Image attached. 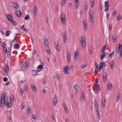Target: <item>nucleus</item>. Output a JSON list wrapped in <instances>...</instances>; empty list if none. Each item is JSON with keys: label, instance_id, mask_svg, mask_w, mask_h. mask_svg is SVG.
<instances>
[{"label": "nucleus", "instance_id": "obj_1", "mask_svg": "<svg viewBox=\"0 0 122 122\" xmlns=\"http://www.w3.org/2000/svg\"><path fill=\"white\" fill-rule=\"evenodd\" d=\"M79 41L81 44V46L84 48L86 45V38L84 36H80L79 38Z\"/></svg>", "mask_w": 122, "mask_h": 122}, {"label": "nucleus", "instance_id": "obj_2", "mask_svg": "<svg viewBox=\"0 0 122 122\" xmlns=\"http://www.w3.org/2000/svg\"><path fill=\"white\" fill-rule=\"evenodd\" d=\"M60 17L61 23L63 25H65L66 22V17L65 15L63 12L61 13Z\"/></svg>", "mask_w": 122, "mask_h": 122}, {"label": "nucleus", "instance_id": "obj_3", "mask_svg": "<svg viewBox=\"0 0 122 122\" xmlns=\"http://www.w3.org/2000/svg\"><path fill=\"white\" fill-rule=\"evenodd\" d=\"M89 17L90 20V22L92 23H93L94 21L93 16V13L92 9H90L88 12Z\"/></svg>", "mask_w": 122, "mask_h": 122}, {"label": "nucleus", "instance_id": "obj_4", "mask_svg": "<svg viewBox=\"0 0 122 122\" xmlns=\"http://www.w3.org/2000/svg\"><path fill=\"white\" fill-rule=\"evenodd\" d=\"M5 102V96L4 92L2 93L0 99V104H4Z\"/></svg>", "mask_w": 122, "mask_h": 122}, {"label": "nucleus", "instance_id": "obj_5", "mask_svg": "<svg viewBox=\"0 0 122 122\" xmlns=\"http://www.w3.org/2000/svg\"><path fill=\"white\" fill-rule=\"evenodd\" d=\"M120 51V56L122 58V45L119 44V45L118 47H117V52L118 53L119 51Z\"/></svg>", "mask_w": 122, "mask_h": 122}, {"label": "nucleus", "instance_id": "obj_6", "mask_svg": "<svg viewBox=\"0 0 122 122\" xmlns=\"http://www.w3.org/2000/svg\"><path fill=\"white\" fill-rule=\"evenodd\" d=\"M57 97L56 95H55L52 98V102L54 106H55L57 103L58 102Z\"/></svg>", "mask_w": 122, "mask_h": 122}, {"label": "nucleus", "instance_id": "obj_7", "mask_svg": "<svg viewBox=\"0 0 122 122\" xmlns=\"http://www.w3.org/2000/svg\"><path fill=\"white\" fill-rule=\"evenodd\" d=\"M63 37V41L64 43H65L67 41V34L65 32H63L62 34Z\"/></svg>", "mask_w": 122, "mask_h": 122}, {"label": "nucleus", "instance_id": "obj_8", "mask_svg": "<svg viewBox=\"0 0 122 122\" xmlns=\"http://www.w3.org/2000/svg\"><path fill=\"white\" fill-rule=\"evenodd\" d=\"M69 69V66H66L63 69V72L65 74H69L68 70Z\"/></svg>", "mask_w": 122, "mask_h": 122}, {"label": "nucleus", "instance_id": "obj_9", "mask_svg": "<svg viewBox=\"0 0 122 122\" xmlns=\"http://www.w3.org/2000/svg\"><path fill=\"white\" fill-rule=\"evenodd\" d=\"M66 57L68 63H69L70 59V53L69 51L67 52L66 54Z\"/></svg>", "mask_w": 122, "mask_h": 122}, {"label": "nucleus", "instance_id": "obj_10", "mask_svg": "<svg viewBox=\"0 0 122 122\" xmlns=\"http://www.w3.org/2000/svg\"><path fill=\"white\" fill-rule=\"evenodd\" d=\"M106 99L105 97H103V98L102 99L101 102V107L102 108L104 107L105 105V102Z\"/></svg>", "mask_w": 122, "mask_h": 122}, {"label": "nucleus", "instance_id": "obj_11", "mask_svg": "<svg viewBox=\"0 0 122 122\" xmlns=\"http://www.w3.org/2000/svg\"><path fill=\"white\" fill-rule=\"evenodd\" d=\"M83 23V25L84 29L85 30H86L87 27V22L86 20H84Z\"/></svg>", "mask_w": 122, "mask_h": 122}, {"label": "nucleus", "instance_id": "obj_12", "mask_svg": "<svg viewBox=\"0 0 122 122\" xmlns=\"http://www.w3.org/2000/svg\"><path fill=\"white\" fill-rule=\"evenodd\" d=\"M15 14L18 17L21 16L22 15L21 12L19 10H17L15 12Z\"/></svg>", "mask_w": 122, "mask_h": 122}, {"label": "nucleus", "instance_id": "obj_13", "mask_svg": "<svg viewBox=\"0 0 122 122\" xmlns=\"http://www.w3.org/2000/svg\"><path fill=\"white\" fill-rule=\"evenodd\" d=\"M109 63L110 65L111 69H112L114 67V63L112 60H110L109 62Z\"/></svg>", "mask_w": 122, "mask_h": 122}, {"label": "nucleus", "instance_id": "obj_14", "mask_svg": "<svg viewBox=\"0 0 122 122\" xmlns=\"http://www.w3.org/2000/svg\"><path fill=\"white\" fill-rule=\"evenodd\" d=\"M5 67V68L4 69V71L7 74H8L9 72L8 70L9 69V66H8L7 64H6Z\"/></svg>", "mask_w": 122, "mask_h": 122}, {"label": "nucleus", "instance_id": "obj_15", "mask_svg": "<svg viewBox=\"0 0 122 122\" xmlns=\"http://www.w3.org/2000/svg\"><path fill=\"white\" fill-rule=\"evenodd\" d=\"M103 79L104 81H107V74L106 73H104L103 75Z\"/></svg>", "mask_w": 122, "mask_h": 122}, {"label": "nucleus", "instance_id": "obj_16", "mask_svg": "<svg viewBox=\"0 0 122 122\" xmlns=\"http://www.w3.org/2000/svg\"><path fill=\"white\" fill-rule=\"evenodd\" d=\"M44 41L45 45L46 46H48L49 42L46 37L44 38Z\"/></svg>", "mask_w": 122, "mask_h": 122}, {"label": "nucleus", "instance_id": "obj_17", "mask_svg": "<svg viewBox=\"0 0 122 122\" xmlns=\"http://www.w3.org/2000/svg\"><path fill=\"white\" fill-rule=\"evenodd\" d=\"M13 4V6L14 8L15 9H17L18 7V5L17 3L16 2H14L12 3Z\"/></svg>", "mask_w": 122, "mask_h": 122}, {"label": "nucleus", "instance_id": "obj_18", "mask_svg": "<svg viewBox=\"0 0 122 122\" xmlns=\"http://www.w3.org/2000/svg\"><path fill=\"white\" fill-rule=\"evenodd\" d=\"M78 55H79V54L78 51H75V55L74 58V60L76 61L77 60V58L76 57Z\"/></svg>", "mask_w": 122, "mask_h": 122}, {"label": "nucleus", "instance_id": "obj_19", "mask_svg": "<svg viewBox=\"0 0 122 122\" xmlns=\"http://www.w3.org/2000/svg\"><path fill=\"white\" fill-rule=\"evenodd\" d=\"M29 65L30 64L28 61H25L23 64V66H25V67L27 68V66H29Z\"/></svg>", "mask_w": 122, "mask_h": 122}, {"label": "nucleus", "instance_id": "obj_20", "mask_svg": "<svg viewBox=\"0 0 122 122\" xmlns=\"http://www.w3.org/2000/svg\"><path fill=\"white\" fill-rule=\"evenodd\" d=\"M81 101L83 103L85 102L86 101V98L85 96H81Z\"/></svg>", "mask_w": 122, "mask_h": 122}, {"label": "nucleus", "instance_id": "obj_21", "mask_svg": "<svg viewBox=\"0 0 122 122\" xmlns=\"http://www.w3.org/2000/svg\"><path fill=\"white\" fill-rule=\"evenodd\" d=\"M7 17L8 19L10 20V21L12 20V17L10 14H7Z\"/></svg>", "mask_w": 122, "mask_h": 122}, {"label": "nucleus", "instance_id": "obj_22", "mask_svg": "<svg viewBox=\"0 0 122 122\" xmlns=\"http://www.w3.org/2000/svg\"><path fill=\"white\" fill-rule=\"evenodd\" d=\"M31 89L34 92H35L36 90V88L35 86L33 84H32L31 86Z\"/></svg>", "mask_w": 122, "mask_h": 122}, {"label": "nucleus", "instance_id": "obj_23", "mask_svg": "<svg viewBox=\"0 0 122 122\" xmlns=\"http://www.w3.org/2000/svg\"><path fill=\"white\" fill-rule=\"evenodd\" d=\"M102 53V54L101 55H100V59L101 60H102L103 58L105 56L106 54L104 52H101Z\"/></svg>", "mask_w": 122, "mask_h": 122}, {"label": "nucleus", "instance_id": "obj_24", "mask_svg": "<svg viewBox=\"0 0 122 122\" xmlns=\"http://www.w3.org/2000/svg\"><path fill=\"white\" fill-rule=\"evenodd\" d=\"M116 37L117 36L115 34L114 35L112 36L113 41L114 43H115L116 42Z\"/></svg>", "mask_w": 122, "mask_h": 122}, {"label": "nucleus", "instance_id": "obj_25", "mask_svg": "<svg viewBox=\"0 0 122 122\" xmlns=\"http://www.w3.org/2000/svg\"><path fill=\"white\" fill-rule=\"evenodd\" d=\"M56 48V50L58 51H59L60 48L59 45V44L57 43L56 46H55Z\"/></svg>", "mask_w": 122, "mask_h": 122}, {"label": "nucleus", "instance_id": "obj_26", "mask_svg": "<svg viewBox=\"0 0 122 122\" xmlns=\"http://www.w3.org/2000/svg\"><path fill=\"white\" fill-rule=\"evenodd\" d=\"M40 71V70L39 69H38L37 70H34L32 72V73L33 75H35L38 72Z\"/></svg>", "mask_w": 122, "mask_h": 122}, {"label": "nucleus", "instance_id": "obj_27", "mask_svg": "<svg viewBox=\"0 0 122 122\" xmlns=\"http://www.w3.org/2000/svg\"><path fill=\"white\" fill-rule=\"evenodd\" d=\"M105 6H104L105 8H109V4L107 1H105Z\"/></svg>", "mask_w": 122, "mask_h": 122}, {"label": "nucleus", "instance_id": "obj_28", "mask_svg": "<svg viewBox=\"0 0 122 122\" xmlns=\"http://www.w3.org/2000/svg\"><path fill=\"white\" fill-rule=\"evenodd\" d=\"M112 88V83L109 82L108 84V90L111 89Z\"/></svg>", "mask_w": 122, "mask_h": 122}, {"label": "nucleus", "instance_id": "obj_29", "mask_svg": "<svg viewBox=\"0 0 122 122\" xmlns=\"http://www.w3.org/2000/svg\"><path fill=\"white\" fill-rule=\"evenodd\" d=\"M14 48L15 49H18L20 47L19 44H16L14 45Z\"/></svg>", "mask_w": 122, "mask_h": 122}, {"label": "nucleus", "instance_id": "obj_30", "mask_svg": "<svg viewBox=\"0 0 122 122\" xmlns=\"http://www.w3.org/2000/svg\"><path fill=\"white\" fill-rule=\"evenodd\" d=\"M10 30H7L6 32L5 36H9L10 34Z\"/></svg>", "mask_w": 122, "mask_h": 122}, {"label": "nucleus", "instance_id": "obj_31", "mask_svg": "<svg viewBox=\"0 0 122 122\" xmlns=\"http://www.w3.org/2000/svg\"><path fill=\"white\" fill-rule=\"evenodd\" d=\"M88 5H87V2H86L85 3V11H86L87 10V8L88 7Z\"/></svg>", "mask_w": 122, "mask_h": 122}, {"label": "nucleus", "instance_id": "obj_32", "mask_svg": "<svg viewBox=\"0 0 122 122\" xmlns=\"http://www.w3.org/2000/svg\"><path fill=\"white\" fill-rule=\"evenodd\" d=\"M46 50H47V52L48 54H49L50 53V48L48 46H46Z\"/></svg>", "mask_w": 122, "mask_h": 122}, {"label": "nucleus", "instance_id": "obj_33", "mask_svg": "<svg viewBox=\"0 0 122 122\" xmlns=\"http://www.w3.org/2000/svg\"><path fill=\"white\" fill-rule=\"evenodd\" d=\"M78 86L77 84L76 85L74 86V87L76 93L77 92L78 90Z\"/></svg>", "mask_w": 122, "mask_h": 122}, {"label": "nucleus", "instance_id": "obj_34", "mask_svg": "<svg viewBox=\"0 0 122 122\" xmlns=\"http://www.w3.org/2000/svg\"><path fill=\"white\" fill-rule=\"evenodd\" d=\"M37 69H39L41 71V69H43V66L42 65H39L38 66Z\"/></svg>", "mask_w": 122, "mask_h": 122}, {"label": "nucleus", "instance_id": "obj_35", "mask_svg": "<svg viewBox=\"0 0 122 122\" xmlns=\"http://www.w3.org/2000/svg\"><path fill=\"white\" fill-rule=\"evenodd\" d=\"M120 94H118L117 95V97L116 98V101H119L120 98Z\"/></svg>", "mask_w": 122, "mask_h": 122}, {"label": "nucleus", "instance_id": "obj_36", "mask_svg": "<svg viewBox=\"0 0 122 122\" xmlns=\"http://www.w3.org/2000/svg\"><path fill=\"white\" fill-rule=\"evenodd\" d=\"M95 1L94 0H92L91 3V6L92 7H93L94 6V5Z\"/></svg>", "mask_w": 122, "mask_h": 122}, {"label": "nucleus", "instance_id": "obj_37", "mask_svg": "<svg viewBox=\"0 0 122 122\" xmlns=\"http://www.w3.org/2000/svg\"><path fill=\"white\" fill-rule=\"evenodd\" d=\"M7 105L9 107H10L12 105L11 101L7 102Z\"/></svg>", "mask_w": 122, "mask_h": 122}, {"label": "nucleus", "instance_id": "obj_38", "mask_svg": "<svg viewBox=\"0 0 122 122\" xmlns=\"http://www.w3.org/2000/svg\"><path fill=\"white\" fill-rule=\"evenodd\" d=\"M64 109L65 112L66 113H67L68 112V109L67 108L66 106H64Z\"/></svg>", "mask_w": 122, "mask_h": 122}, {"label": "nucleus", "instance_id": "obj_39", "mask_svg": "<svg viewBox=\"0 0 122 122\" xmlns=\"http://www.w3.org/2000/svg\"><path fill=\"white\" fill-rule=\"evenodd\" d=\"M21 28L24 31H26L27 30L25 28L24 25L22 26Z\"/></svg>", "mask_w": 122, "mask_h": 122}, {"label": "nucleus", "instance_id": "obj_40", "mask_svg": "<svg viewBox=\"0 0 122 122\" xmlns=\"http://www.w3.org/2000/svg\"><path fill=\"white\" fill-rule=\"evenodd\" d=\"M30 19L29 15H27L25 17V20H28Z\"/></svg>", "mask_w": 122, "mask_h": 122}, {"label": "nucleus", "instance_id": "obj_41", "mask_svg": "<svg viewBox=\"0 0 122 122\" xmlns=\"http://www.w3.org/2000/svg\"><path fill=\"white\" fill-rule=\"evenodd\" d=\"M106 47V45L104 46L101 50V52H104Z\"/></svg>", "mask_w": 122, "mask_h": 122}, {"label": "nucleus", "instance_id": "obj_42", "mask_svg": "<svg viewBox=\"0 0 122 122\" xmlns=\"http://www.w3.org/2000/svg\"><path fill=\"white\" fill-rule=\"evenodd\" d=\"M66 0H62V4L63 5H64L66 3Z\"/></svg>", "mask_w": 122, "mask_h": 122}, {"label": "nucleus", "instance_id": "obj_43", "mask_svg": "<svg viewBox=\"0 0 122 122\" xmlns=\"http://www.w3.org/2000/svg\"><path fill=\"white\" fill-rule=\"evenodd\" d=\"M75 6L76 8H77L78 7L79 5L78 2H75Z\"/></svg>", "mask_w": 122, "mask_h": 122}, {"label": "nucleus", "instance_id": "obj_44", "mask_svg": "<svg viewBox=\"0 0 122 122\" xmlns=\"http://www.w3.org/2000/svg\"><path fill=\"white\" fill-rule=\"evenodd\" d=\"M37 7L35 5L34 6V13H35V12L36 11H37Z\"/></svg>", "mask_w": 122, "mask_h": 122}, {"label": "nucleus", "instance_id": "obj_45", "mask_svg": "<svg viewBox=\"0 0 122 122\" xmlns=\"http://www.w3.org/2000/svg\"><path fill=\"white\" fill-rule=\"evenodd\" d=\"M32 117L33 118L34 120H36V115L35 114H33L32 115Z\"/></svg>", "mask_w": 122, "mask_h": 122}, {"label": "nucleus", "instance_id": "obj_46", "mask_svg": "<svg viewBox=\"0 0 122 122\" xmlns=\"http://www.w3.org/2000/svg\"><path fill=\"white\" fill-rule=\"evenodd\" d=\"M24 90L25 91L28 90V88L27 86L26 85H25L24 86Z\"/></svg>", "mask_w": 122, "mask_h": 122}, {"label": "nucleus", "instance_id": "obj_47", "mask_svg": "<svg viewBox=\"0 0 122 122\" xmlns=\"http://www.w3.org/2000/svg\"><path fill=\"white\" fill-rule=\"evenodd\" d=\"M97 105L98 104L97 103H95V110L97 109Z\"/></svg>", "mask_w": 122, "mask_h": 122}, {"label": "nucleus", "instance_id": "obj_48", "mask_svg": "<svg viewBox=\"0 0 122 122\" xmlns=\"http://www.w3.org/2000/svg\"><path fill=\"white\" fill-rule=\"evenodd\" d=\"M8 79L6 77H4L3 78V81L4 82H6L7 81Z\"/></svg>", "mask_w": 122, "mask_h": 122}, {"label": "nucleus", "instance_id": "obj_49", "mask_svg": "<svg viewBox=\"0 0 122 122\" xmlns=\"http://www.w3.org/2000/svg\"><path fill=\"white\" fill-rule=\"evenodd\" d=\"M103 66H101V65H100V66L98 68L97 67V68L99 69L100 70H102L103 68Z\"/></svg>", "mask_w": 122, "mask_h": 122}, {"label": "nucleus", "instance_id": "obj_50", "mask_svg": "<svg viewBox=\"0 0 122 122\" xmlns=\"http://www.w3.org/2000/svg\"><path fill=\"white\" fill-rule=\"evenodd\" d=\"M14 25H15L16 24V22H15L13 20H12L11 21H10Z\"/></svg>", "mask_w": 122, "mask_h": 122}, {"label": "nucleus", "instance_id": "obj_51", "mask_svg": "<svg viewBox=\"0 0 122 122\" xmlns=\"http://www.w3.org/2000/svg\"><path fill=\"white\" fill-rule=\"evenodd\" d=\"M56 76L57 78L58 79V80L59 81H60V76L58 75V74H56Z\"/></svg>", "mask_w": 122, "mask_h": 122}, {"label": "nucleus", "instance_id": "obj_52", "mask_svg": "<svg viewBox=\"0 0 122 122\" xmlns=\"http://www.w3.org/2000/svg\"><path fill=\"white\" fill-rule=\"evenodd\" d=\"M36 53V51L35 50H34L32 51V54L33 55H35Z\"/></svg>", "mask_w": 122, "mask_h": 122}, {"label": "nucleus", "instance_id": "obj_53", "mask_svg": "<svg viewBox=\"0 0 122 122\" xmlns=\"http://www.w3.org/2000/svg\"><path fill=\"white\" fill-rule=\"evenodd\" d=\"M94 93L97 94L99 92L96 89H94Z\"/></svg>", "mask_w": 122, "mask_h": 122}, {"label": "nucleus", "instance_id": "obj_54", "mask_svg": "<svg viewBox=\"0 0 122 122\" xmlns=\"http://www.w3.org/2000/svg\"><path fill=\"white\" fill-rule=\"evenodd\" d=\"M96 110L97 114V116L98 115H100V113H99V110H98V109H96Z\"/></svg>", "mask_w": 122, "mask_h": 122}, {"label": "nucleus", "instance_id": "obj_55", "mask_svg": "<svg viewBox=\"0 0 122 122\" xmlns=\"http://www.w3.org/2000/svg\"><path fill=\"white\" fill-rule=\"evenodd\" d=\"M93 50V49L92 47H91L89 49V51L90 52V54H91L92 53V52Z\"/></svg>", "mask_w": 122, "mask_h": 122}, {"label": "nucleus", "instance_id": "obj_56", "mask_svg": "<svg viewBox=\"0 0 122 122\" xmlns=\"http://www.w3.org/2000/svg\"><path fill=\"white\" fill-rule=\"evenodd\" d=\"M122 18V16L121 15H119L117 17V20H119L120 19Z\"/></svg>", "mask_w": 122, "mask_h": 122}, {"label": "nucleus", "instance_id": "obj_57", "mask_svg": "<svg viewBox=\"0 0 122 122\" xmlns=\"http://www.w3.org/2000/svg\"><path fill=\"white\" fill-rule=\"evenodd\" d=\"M113 53V52H112L111 54H109L108 55V56L110 58H111L113 56L112 55V54Z\"/></svg>", "mask_w": 122, "mask_h": 122}, {"label": "nucleus", "instance_id": "obj_58", "mask_svg": "<svg viewBox=\"0 0 122 122\" xmlns=\"http://www.w3.org/2000/svg\"><path fill=\"white\" fill-rule=\"evenodd\" d=\"M105 63V62H101L100 63L99 65H101V66H103V65H104Z\"/></svg>", "mask_w": 122, "mask_h": 122}, {"label": "nucleus", "instance_id": "obj_59", "mask_svg": "<svg viewBox=\"0 0 122 122\" xmlns=\"http://www.w3.org/2000/svg\"><path fill=\"white\" fill-rule=\"evenodd\" d=\"M86 66V65H83L81 66V68L82 69H83Z\"/></svg>", "mask_w": 122, "mask_h": 122}, {"label": "nucleus", "instance_id": "obj_60", "mask_svg": "<svg viewBox=\"0 0 122 122\" xmlns=\"http://www.w3.org/2000/svg\"><path fill=\"white\" fill-rule=\"evenodd\" d=\"M117 12V11L116 10H115L114 12L113 13L112 15H114V16H115L116 15Z\"/></svg>", "mask_w": 122, "mask_h": 122}, {"label": "nucleus", "instance_id": "obj_61", "mask_svg": "<svg viewBox=\"0 0 122 122\" xmlns=\"http://www.w3.org/2000/svg\"><path fill=\"white\" fill-rule=\"evenodd\" d=\"M27 113H29L31 112V111L29 108H28V110H27Z\"/></svg>", "mask_w": 122, "mask_h": 122}, {"label": "nucleus", "instance_id": "obj_62", "mask_svg": "<svg viewBox=\"0 0 122 122\" xmlns=\"http://www.w3.org/2000/svg\"><path fill=\"white\" fill-rule=\"evenodd\" d=\"M109 16V14L108 13H107L106 14V19H108V17Z\"/></svg>", "mask_w": 122, "mask_h": 122}, {"label": "nucleus", "instance_id": "obj_63", "mask_svg": "<svg viewBox=\"0 0 122 122\" xmlns=\"http://www.w3.org/2000/svg\"><path fill=\"white\" fill-rule=\"evenodd\" d=\"M4 51L5 52H6L7 51V49L5 47H4Z\"/></svg>", "mask_w": 122, "mask_h": 122}, {"label": "nucleus", "instance_id": "obj_64", "mask_svg": "<svg viewBox=\"0 0 122 122\" xmlns=\"http://www.w3.org/2000/svg\"><path fill=\"white\" fill-rule=\"evenodd\" d=\"M94 86L95 87H96V88H97L99 87V85L97 84H94Z\"/></svg>", "mask_w": 122, "mask_h": 122}]
</instances>
